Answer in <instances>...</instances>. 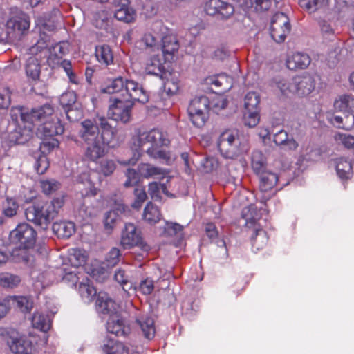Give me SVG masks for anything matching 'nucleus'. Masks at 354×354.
I'll use <instances>...</instances> for the list:
<instances>
[{
  "mask_svg": "<svg viewBox=\"0 0 354 354\" xmlns=\"http://www.w3.org/2000/svg\"><path fill=\"white\" fill-rule=\"evenodd\" d=\"M64 203L63 196L54 198L50 203H38L30 205L25 210L26 219L44 230L57 216Z\"/></svg>",
  "mask_w": 354,
  "mask_h": 354,
  "instance_id": "f257e3e1",
  "label": "nucleus"
},
{
  "mask_svg": "<svg viewBox=\"0 0 354 354\" xmlns=\"http://www.w3.org/2000/svg\"><path fill=\"white\" fill-rule=\"evenodd\" d=\"M104 133L107 136L115 135V131L106 118L98 115L92 119L83 120L78 131L82 142L100 139Z\"/></svg>",
  "mask_w": 354,
  "mask_h": 354,
  "instance_id": "f03ea898",
  "label": "nucleus"
},
{
  "mask_svg": "<svg viewBox=\"0 0 354 354\" xmlns=\"http://www.w3.org/2000/svg\"><path fill=\"white\" fill-rule=\"evenodd\" d=\"M149 147H147L146 153L151 158L159 160L161 162L170 164L171 156L169 151L162 149V147L167 146L169 140L164 133L158 129H152L146 132Z\"/></svg>",
  "mask_w": 354,
  "mask_h": 354,
  "instance_id": "7ed1b4c3",
  "label": "nucleus"
},
{
  "mask_svg": "<svg viewBox=\"0 0 354 354\" xmlns=\"http://www.w3.org/2000/svg\"><path fill=\"white\" fill-rule=\"evenodd\" d=\"M218 148L226 158L234 159L246 150L245 143L241 142L237 132L230 130L223 131L218 141Z\"/></svg>",
  "mask_w": 354,
  "mask_h": 354,
  "instance_id": "20e7f679",
  "label": "nucleus"
},
{
  "mask_svg": "<svg viewBox=\"0 0 354 354\" xmlns=\"http://www.w3.org/2000/svg\"><path fill=\"white\" fill-rule=\"evenodd\" d=\"M209 100L207 97L201 95L194 97L187 109L192 124L196 127H203L209 118Z\"/></svg>",
  "mask_w": 354,
  "mask_h": 354,
  "instance_id": "39448f33",
  "label": "nucleus"
},
{
  "mask_svg": "<svg viewBox=\"0 0 354 354\" xmlns=\"http://www.w3.org/2000/svg\"><path fill=\"white\" fill-rule=\"evenodd\" d=\"M254 211L250 206L244 207L241 211V218L245 220V225L248 227H254L251 241L252 248L260 250L266 247L268 242L267 232L260 227H256L257 220L254 216Z\"/></svg>",
  "mask_w": 354,
  "mask_h": 354,
  "instance_id": "423d86ee",
  "label": "nucleus"
},
{
  "mask_svg": "<svg viewBox=\"0 0 354 354\" xmlns=\"http://www.w3.org/2000/svg\"><path fill=\"white\" fill-rule=\"evenodd\" d=\"M101 138L83 142L84 147V157L85 159L96 162L106 153L108 147L114 140L115 135H104Z\"/></svg>",
  "mask_w": 354,
  "mask_h": 354,
  "instance_id": "0eeeda50",
  "label": "nucleus"
},
{
  "mask_svg": "<svg viewBox=\"0 0 354 354\" xmlns=\"http://www.w3.org/2000/svg\"><path fill=\"white\" fill-rule=\"evenodd\" d=\"M120 244L124 249L138 246L145 252L150 250V246L142 240L140 232L135 225L131 223L125 224L121 235Z\"/></svg>",
  "mask_w": 354,
  "mask_h": 354,
  "instance_id": "6e6552de",
  "label": "nucleus"
},
{
  "mask_svg": "<svg viewBox=\"0 0 354 354\" xmlns=\"http://www.w3.org/2000/svg\"><path fill=\"white\" fill-rule=\"evenodd\" d=\"M289 19L283 12L275 13L271 19L270 33L277 43H282L290 32Z\"/></svg>",
  "mask_w": 354,
  "mask_h": 354,
  "instance_id": "1a4fd4ad",
  "label": "nucleus"
},
{
  "mask_svg": "<svg viewBox=\"0 0 354 354\" xmlns=\"http://www.w3.org/2000/svg\"><path fill=\"white\" fill-rule=\"evenodd\" d=\"M10 239L24 249L32 248L36 242L37 232L27 223L19 224L10 234Z\"/></svg>",
  "mask_w": 354,
  "mask_h": 354,
  "instance_id": "9d476101",
  "label": "nucleus"
},
{
  "mask_svg": "<svg viewBox=\"0 0 354 354\" xmlns=\"http://www.w3.org/2000/svg\"><path fill=\"white\" fill-rule=\"evenodd\" d=\"M30 26L28 17L24 13L10 17L6 22L7 36L10 39H19Z\"/></svg>",
  "mask_w": 354,
  "mask_h": 354,
  "instance_id": "9b49d317",
  "label": "nucleus"
},
{
  "mask_svg": "<svg viewBox=\"0 0 354 354\" xmlns=\"http://www.w3.org/2000/svg\"><path fill=\"white\" fill-rule=\"evenodd\" d=\"M112 104L109 106L108 115L113 120L127 123L131 119L133 103L124 101L122 98L111 97Z\"/></svg>",
  "mask_w": 354,
  "mask_h": 354,
  "instance_id": "f8f14e48",
  "label": "nucleus"
},
{
  "mask_svg": "<svg viewBox=\"0 0 354 354\" xmlns=\"http://www.w3.org/2000/svg\"><path fill=\"white\" fill-rule=\"evenodd\" d=\"M124 101L131 102H135L145 103L148 101V95L143 88L136 82L125 79L124 91L121 93V97Z\"/></svg>",
  "mask_w": 354,
  "mask_h": 354,
  "instance_id": "ddd939ff",
  "label": "nucleus"
},
{
  "mask_svg": "<svg viewBox=\"0 0 354 354\" xmlns=\"http://www.w3.org/2000/svg\"><path fill=\"white\" fill-rule=\"evenodd\" d=\"M146 132H138L133 136L131 142L130 148L133 152V158L128 160L119 161L120 165H134L139 158L141 156L142 152L145 151L147 147H149Z\"/></svg>",
  "mask_w": 354,
  "mask_h": 354,
  "instance_id": "4468645a",
  "label": "nucleus"
},
{
  "mask_svg": "<svg viewBox=\"0 0 354 354\" xmlns=\"http://www.w3.org/2000/svg\"><path fill=\"white\" fill-rule=\"evenodd\" d=\"M294 94L299 97L308 95L315 88L314 77L306 73L293 77Z\"/></svg>",
  "mask_w": 354,
  "mask_h": 354,
  "instance_id": "2eb2a0df",
  "label": "nucleus"
},
{
  "mask_svg": "<svg viewBox=\"0 0 354 354\" xmlns=\"http://www.w3.org/2000/svg\"><path fill=\"white\" fill-rule=\"evenodd\" d=\"M206 83L212 86V92L222 95L233 86L232 78L225 74H218L206 78Z\"/></svg>",
  "mask_w": 354,
  "mask_h": 354,
  "instance_id": "dca6fc26",
  "label": "nucleus"
},
{
  "mask_svg": "<svg viewBox=\"0 0 354 354\" xmlns=\"http://www.w3.org/2000/svg\"><path fill=\"white\" fill-rule=\"evenodd\" d=\"M107 331L118 337H124L130 332L129 326L124 324V319L118 314L111 315L106 324Z\"/></svg>",
  "mask_w": 354,
  "mask_h": 354,
  "instance_id": "f3484780",
  "label": "nucleus"
},
{
  "mask_svg": "<svg viewBox=\"0 0 354 354\" xmlns=\"http://www.w3.org/2000/svg\"><path fill=\"white\" fill-rule=\"evenodd\" d=\"M15 129L8 135L10 142L22 145L32 137V129L30 124L28 127L21 124L15 125Z\"/></svg>",
  "mask_w": 354,
  "mask_h": 354,
  "instance_id": "a211bd4d",
  "label": "nucleus"
},
{
  "mask_svg": "<svg viewBox=\"0 0 354 354\" xmlns=\"http://www.w3.org/2000/svg\"><path fill=\"white\" fill-rule=\"evenodd\" d=\"M39 130L44 136L52 137L62 134L64 127L58 117L53 115L51 118L40 125Z\"/></svg>",
  "mask_w": 354,
  "mask_h": 354,
  "instance_id": "6ab92c4d",
  "label": "nucleus"
},
{
  "mask_svg": "<svg viewBox=\"0 0 354 354\" xmlns=\"http://www.w3.org/2000/svg\"><path fill=\"white\" fill-rule=\"evenodd\" d=\"M268 85L272 91L283 95L294 93L293 78L289 80L283 77L277 76L269 81Z\"/></svg>",
  "mask_w": 354,
  "mask_h": 354,
  "instance_id": "aec40b11",
  "label": "nucleus"
},
{
  "mask_svg": "<svg viewBox=\"0 0 354 354\" xmlns=\"http://www.w3.org/2000/svg\"><path fill=\"white\" fill-rule=\"evenodd\" d=\"M54 113V109L50 104H44L37 109H33L29 112V124L31 125L35 122L43 124L51 118Z\"/></svg>",
  "mask_w": 354,
  "mask_h": 354,
  "instance_id": "412c9836",
  "label": "nucleus"
},
{
  "mask_svg": "<svg viewBox=\"0 0 354 354\" xmlns=\"http://www.w3.org/2000/svg\"><path fill=\"white\" fill-rule=\"evenodd\" d=\"M311 59L306 53H295L286 60V66L290 70L305 69L310 64Z\"/></svg>",
  "mask_w": 354,
  "mask_h": 354,
  "instance_id": "4be33fe9",
  "label": "nucleus"
},
{
  "mask_svg": "<svg viewBox=\"0 0 354 354\" xmlns=\"http://www.w3.org/2000/svg\"><path fill=\"white\" fill-rule=\"evenodd\" d=\"M162 53L166 62L174 61L177 53V37L175 35H166L162 38Z\"/></svg>",
  "mask_w": 354,
  "mask_h": 354,
  "instance_id": "5701e85b",
  "label": "nucleus"
},
{
  "mask_svg": "<svg viewBox=\"0 0 354 354\" xmlns=\"http://www.w3.org/2000/svg\"><path fill=\"white\" fill-rule=\"evenodd\" d=\"M118 306L115 302L106 294L100 292L96 300V308L103 314H115Z\"/></svg>",
  "mask_w": 354,
  "mask_h": 354,
  "instance_id": "b1692460",
  "label": "nucleus"
},
{
  "mask_svg": "<svg viewBox=\"0 0 354 354\" xmlns=\"http://www.w3.org/2000/svg\"><path fill=\"white\" fill-rule=\"evenodd\" d=\"M274 142L284 150H295L298 147L297 142L293 138H289L288 133L280 130L274 135Z\"/></svg>",
  "mask_w": 354,
  "mask_h": 354,
  "instance_id": "393cba45",
  "label": "nucleus"
},
{
  "mask_svg": "<svg viewBox=\"0 0 354 354\" xmlns=\"http://www.w3.org/2000/svg\"><path fill=\"white\" fill-rule=\"evenodd\" d=\"M52 229L53 232L60 238H69L75 231V224L66 221L54 223Z\"/></svg>",
  "mask_w": 354,
  "mask_h": 354,
  "instance_id": "a878e982",
  "label": "nucleus"
},
{
  "mask_svg": "<svg viewBox=\"0 0 354 354\" xmlns=\"http://www.w3.org/2000/svg\"><path fill=\"white\" fill-rule=\"evenodd\" d=\"M259 176H260L259 189L263 193L271 191L279 180L278 176L270 171L263 172Z\"/></svg>",
  "mask_w": 354,
  "mask_h": 354,
  "instance_id": "bb28decb",
  "label": "nucleus"
},
{
  "mask_svg": "<svg viewBox=\"0 0 354 354\" xmlns=\"http://www.w3.org/2000/svg\"><path fill=\"white\" fill-rule=\"evenodd\" d=\"M136 324L138 325L142 332L143 336L148 339H151L155 336V326L153 319L147 316H141L136 319Z\"/></svg>",
  "mask_w": 354,
  "mask_h": 354,
  "instance_id": "cd10ccee",
  "label": "nucleus"
},
{
  "mask_svg": "<svg viewBox=\"0 0 354 354\" xmlns=\"http://www.w3.org/2000/svg\"><path fill=\"white\" fill-rule=\"evenodd\" d=\"M8 344L12 353L24 354L27 352L26 347L28 342L24 336L15 334L10 336Z\"/></svg>",
  "mask_w": 354,
  "mask_h": 354,
  "instance_id": "c85d7f7f",
  "label": "nucleus"
},
{
  "mask_svg": "<svg viewBox=\"0 0 354 354\" xmlns=\"http://www.w3.org/2000/svg\"><path fill=\"white\" fill-rule=\"evenodd\" d=\"M334 107L337 111L344 112V114H353L354 97L349 95L340 96L335 101Z\"/></svg>",
  "mask_w": 354,
  "mask_h": 354,
  "instance_id": "c756f323",
  "label": "nucleus"
},
{
  "mask_svg": "<svg viewBox=\"0 0 354 354\" xmlns=\"http://www.w3.org/2000/svg\"><path fill=\"white\" fill-rule=\"evenodd\" d=\"M252 168L257 175L266 172L267 161L263 153L259 150H255L252 153Z\"/></svg>",
  "mask_w": 354,
  "mask_h": 354,
  "instance_id": "7c9ffc66",
  "label": "nucleus"
},
{
  "mask_svg": "<svg viewBox=\"0 0 354 354\" xmlns=\"http://www.w3.org/2000/svg\"><path fill=\"white\" fill-rule=\"evenodd\" d=\"M95 56L98 62L108 66L113 62V54L109 46L103 44L95 48Z\"/></svg>",
  "mask_w": 354,
  "mask_h": 354,
  "instance_id": "2f4dec72",
  "label": "nucleus"
},
{
  "mask_svg": "<svg viewBox=\"0 0 354 354\" xmlns=\"http://www.w3.org/2000/svg\"><path fill=\"white\" fill-rule=\"evenodd\" d=\"M336 171L342 179H348L352 175V165L350 161L344 158H338L334 160Z\"/></svg>",
  "mask_w": 354,
  "mask_h": 354,
  "instance_id": "473e14b6",
  "label": "nucleus"
},
{
  "mask_svg": "<svg viewBox=\"0 0 354 354\" xmlns=\"http://www.w3.org/2000/svg\"><path fill=\"white\" fill-rule=\"evenodd\" d=\"M140 175L145 178L164 176L165 170L149 163H141L138 166Z\"/></svg>",
  "mask_w": 354,
  "mask_h": 354,
  "instance_id": "72a5a7b5",
  "label": "nucleus"
},
{
  "mask_svg": "<svg viewBox=\"0 0 354 354\" xmlns=\"http://www.w3.org/2000/svg\"><path fill=\"white\" fill-rule=\"evenodd\" d=\"M125 79L122 77L109 80L101 88L102 93L109 94L123 92Z\"/></svg>",
  "mask_w": 354,
  "mask_h": 354,
  "instance_id": "f704fd0d",
  "label": "nucleus"
},
{
  "mask_svg": "<svg viewBox=\"0 0 354 354\" xmlns=\"http://www.w3.org/2000/svg\"><path fill=\"white\" fill-rule=\"evenodd\" d=\"M102 348L105 354H129L128 348L122 342L113 339H109Z\"/></svg>",
  "mask_w": 354,
  "mask_h": 354,
  "instance_id": "c9c22d12",
  "label": "nucleus"
},
{
  "mask_svg": "<svg viewBox=\"0 0 354 354\" xmlns=\"http://www.w3.org/2000/svg\"><path fill=\"white\" fill-rule=\"evenodd\" d=\"M161 213L157 206L152 203H148L144 209L143 218L147 223H156L161 219Z\"/></svg>",
  "mask_w": 354,
  "mask_h": 354,
  "instance_id": "e433bc0d",
  "label": "nucleus"
},
{
  "mask_svg": "<svg viewBox=\"0 0 354 354\" xmlns=\"http://www.w3.org/2000/svg\"><path fill=\"white\" fill-rule=\"evenodd\" d=\"M87 260L85 251L78 248H72L69 250L68 261L71 265L75 268L84 266Z\"/></svg>",
  "mask_w": 354,
  "mask_h": 354,
  "instance_id": "4c0bfd02",
  "label": "nucleus"
},
{
  "mask_svg": "<svg viewBox=\"0 0 354 354\" xmlns=\"http://www.w3.org/2000/svg\"><path fill=\"white\" fill-rule=\"evenodd\" d=\"M31 322L34 328L43 332H47L50 328V322L48 315L39 312L34 313Z\"/></svg>",
  "mask_w": 354,
  "mask_h": 354,
  "instance_id": "58836bf2",
  "label": "nucleus"
},
{
  "mask_svg": "<svg viewBox=\"0 0 354 354\" xmlns=\"http://www.w3.org/2000/svg\"><path fill=\"white\" fill-rule=\"evenodd\" d=\"M40 64L35 57H30L27 59L26 64V73L28 77L32 80H37L40 75Z\"/></svg>",
  "mask_w": 354,
  "mask_h": 354,
  "instance_id": "ea45409f",
  "label": "nucleus"
},
{
  "mask_svg": "<svg viewBox=\"0 0 354 354\" xmlns=\"http://www.w3.org/2000/svg\"><path fill=\"white\" fill-rule=\"evenodd\" d=\"M119 8L115 12V17L126 23H130L134 21L136 17L135 10L128 6H118Z\"/></svg>",
  "mask_w": 354,
  "mask_h": 354,
  "instance_id": "a19ab883",
  "label": "nucleus"
},
{
  "mask_svg": "<svg viewBox=\"0 0 354 354\" xmlns=\"http://www.w3.org/2000/svg\"><path fill=\"white\" fill-rule=\"evenodd\" d=\"M69 52V44L67 42H59L48 50L50 53L48 61L51 62L54 59L58 61Z\"/></svg>",
  "mask_w": 354,
  "mask_h": 354,
  "instance_id": "79ce46f5",
  "label": "nucleus"
},
{
  "mask_svg": "<svg viewBox=\"0 0 354 354\" xmlns=\"http://www.w3.org/2000/svg\"><path fill=\"white\" fill-rule=\"evenodd\" d=\"M344 118L334 115L330 118L331 123L337 128L349 129L354 126V115L344 114Z\"/></svg>",
  "mask_w": 354,
  "mask_h": 354,
  "instance_id": "37998d69",
  "label": "nucleus"
},
{
  "mask_svg": "<svg viewBox=\"0 0 354 354\" xmlns=\"http://www.w3.org/2000/svg\"><path fill=\"white\" fill-rule=\"evenodd\" d=\"M241 6L244 9L254 8L257 12L268 10L271 5L270 0H241Z\"/></svg>",
  "mask_w": 354,
  "mask_h": 354,
  "instance_id": "c03bdc74",
  "label": "nucleus"
},
{
  "mask_svg": "<svg viewBox=\"0 0 354 354\" xmlns=\"http://www.w3.org/2000/svg\"><path fill=\"white\" fill-rule=\"evenodd\" d=\"M162 65L158 56L151 57L146 63V71L149 74L159 75L162 73Z\"/></svg>",
  "mask_w": 354,
  "mask_h": 354,
  "instance_id": "a18cd8bd",
  "label": "nucleus"
},
{
  "mask_svg": "<svg viewBox=\"0 0 354 354\" xmlns=\"http://www.w3.org/2000/svg\"><path fill=\"white\" fill-rule=\"evenodd\" d=\"M10 117L15 123V125L19 124V118L22 123H29V112L26 111L25 109L21 106L13 107L10 110Z\"/></svg>",
  "mask_w": 354,
  "mask_h": 354,
  "instance_id": "49530a36",
  "label": "nucleus"
},
{
  "mask_svg": "<svg viewBox=\"0 0 354 354\" xmlns=\"http://www.w3.org/2000/svg\"><path fill=\"white\" fill-rule=\"evenodd\" d=\"M244 106L246 111H260V97L255 92H249L246 94L244 100Z\"/></svg>",
  "mask_w": 354,
  "mask_h": 354,
  "instance_id": "de8ad7c7",
  "label": "nucleus"
},
{
  "mask_svg": "<svg viewBox=\"0 0 354 354\" xmlns=\"http://www.w3.org/2000/svg\"><path fill=\"white\" fill-rule=\"evenodd\" d=\"M21 280L17 276L9 273L0 275V285L5 288H14L17 286Z\"/></svg>",
  "mask_w": 354,
  "mask_h": 354,
  "instance_id": "09e8293b",
  "label": "nucleus"
},
{
  "mask_svg": "<svg viewBox=\"0 0 354 354\" xmlns=\"http://www.w3.org/2000/svg\"><path fill=\"white\" fill-rule=\"evenodd\" d=\"M78 291L81 297L88 301H91L97 294L95 288L88 283H80L78 287Z\"/></svg>",
  "mask_w": 354,
  "mask_h": 354,
  "instance_id": "8fccbe9b",
  "label": "nucleus"
},
{
  "mask_svg": "<svg viewBox=\"0 0 354 354\" xmlns=\"http://www.w3.org/2000/svg\"><path fill=\"white\" fill-rule=\"evenodd\" d=\"M259 110L246 111L244 113V124L249 127H254L260 120Z\"/></svg>",
  "mask_w": 354,
  "mask_h": 354,
  "instance_id": "3c124183",
  "label": "nucleus"
},
{
  "mask_svg": "<svg viewBox=\"0 0 354 354\" xmlns=\"http://www.w3.org/2000/svg\"><path fill=\"white\" fill-rule=\"evenodd\" d=\"M120 250L117 248H112L106 256L105 263L106 266L109 268L115 266L120 261Z\"/></svg>",
  "mask_w": 354,
  "mask_h": 354,
  "instance_id": "603ef678",
  "label": "nucleus"
},
{
  "mask_svg": "<svg viewBox=\"0 0 354 354\" xmlns=\"http://www.w3.org/2000/svg\"><path fill=\"white\" fill-rule=\"evenodd\" d=\"M14 301L17 308L24 313L30 312L33 306L32 300L27 297H15L14 298Z\"/></svg>",
  "mask_w": 354,
  "mask_h": 354,
  "instance_id": "864d4df0",
  "label": "nucleus"
},
{
  "mask_svg": "<svg viewBox=\"0 0 354 354\" xmlns=\"http://www.w3.org/2000/svg\"><path fill=\"white\" fill-rule=\"evenodd\" d=\"M324 1V0H299V4L309 13H312L322 6Z\"/></svg>",
  "mask_w": 354,
  "mask_h": 354,
  "instance_id": "5fc2aeb1",
  "label": "nucleus"
},
{
  "mask_svg": "<svg viewBox=\"0 0 354 354\" xmlns=\"http://www.w3.org/2000/svg\"><path fill=\"white\" fill-rule=\"evenodd\" d=\"M140 176L139 171H136V169L131 168L127 169L125 172L127 180L124 183V187L129 188L135 186L139 182Z\"/></svg>",
  "mask_w": 354,
  "mask_h": 354,
  "instance_id": "6e6d98bb",
  "label": "nucleus"
},
{
  "mask_svg": "<svg viewBox=\"0 0 354 354\" xmlns=\"http://www.w3.org/2000/svg\"><path fill=\"white\" fill-rule=\"evenodd\" d=\"M135 200L131 204V207L134 209L141 207L142 203L146 201L147 196L143 187H138L134 189Z\"/></svg>",
  "mask_w": 354,
  "mask_h": 354,
  "instance_id": "4d7b16f0",
  "label": "nucleus"
},
{
  "mask_svg": "<svg viewBox=\"0 0 354 354\" xmlns=\"http://www.w3.org/2000/svg\"><path fill=\"white\" fill-rule=\"evenodd\" d=\"M148 192L151 196V198L154 200H158L160 198V189H162V192L168 195V192L166 190V187L164 185H162L160 187V185L156 182L150 183L148 185Z\"/></svg>",
  "mask_w": 354,
  "mask_h": 354,
  "instance_id": "13d9d810",
  "label": "nucleus"
},
{
  "mask_svg": "<svg viewBox=\"0 0 354 354\" xmlns=\"http://www.w3.org/2000/svg\"><path fill=\"white\" fill-rule=\"evenodd\" d=\"M60 104L66 109L76 105V95L73 91L63 93L59 98Z\"/></svg>",
  "mask_w": 354,
  "mask_h": 354,
  "instance_id": "bf43d9fd",
  "label": "nucleus"
},
{
  "mask_svg": "<svg viewBox=\"0 0 354 354\" xmlns=\"http://www.w3.org/2000/svg\"><path fill=\"white\" fill-rule=\"evenodd\" d=\"M59 183L55 180H46L40 182L42 192L46 194H50L59 188Z\"/></svg>",
  "mask_w": 354,
  "mask_h": 354,
  "instance_id": "052dcab7",
  "label": "nucleus"
},
{
  "mask_svg": "<svg viewBox=\"0 0 354 354\" xmlns=\"http://www.w3.org/2000/svg\"><path fill=\"white\" fill-rule=\"evenodd\" d=\"M57 64H59L64 69V71L66 72L70 81L72 83H78L77 77L75 74L73 73L71 62L69 60L64 59L62 60L60 62H57Z\"/></svg>",
  "mask_w": 354,
  "mask_h": 354,
  "instance_id": "680f3d73",
  "label": "nucleus"
},
{
  "mask_svg": "<svg viewBox=\"0 0 354 354\" xmlns=\"http://www.w3.org/2000/svg\"><path fill=\"white\" fill-rule=\"evenodd\" d=\"M201 165L203 167L204 171L207 173H209L217 168L218 162L214 157L207 156L203 158L201 162Z\"/></svg>",
  "mask_w": 354,
  "mask_h": 354,
  "instance_id": "e2e57ef3",
  "label": "nucleus"
},
{
  "mask_svg": "<svg viewBox=\"0 0 354 354\" xmlns=\"http://www.w3.org/2000/svg\"><path fill=\"white\" fill-rule=\"evenodd\" d=\"M221 5V0H207L205 3V11L209 15H215Z\"/></svg>",
  "mask_w": 354,
  "mask_h": 354,
  "instance_id": "0e129e2a",
  "label": "nucleus"
},
{
  "mask_svg": "<svg viewBox=\"0 0 354 354\" xmlns=\"http://www.w3.org/2000/svg\"><path fill=\"white\" fill-rule=\"evenodd\" d=\"M335 140L339 141L345 147H354V136L347 133H339L335 135Z\"/></svg>",
  "mask_w": 354,
  "mask_h": 354,
  "instance_id": "69168bd1",
  "label": "nucleus"
},
{
  "mask_svg": "<svg viewBox=\"0 0 354 354\" xmlns=\"http://www.w3.org/2000/svg\"><path fill=\"white\" fill-rule=\"evenodd\" d=\"M49 167L47 158L44 155H39L35 164V169L38 174H43Z\"/></svg>",
  "mask_w": 354,
  "mask_h": 354,
  "instance_id": "338daca9",
  "label": "nucleus"
},
{
  "mask_svg": "<svg viewBox=\"0 0 354 354\" xmlns=\"http://www.w3.org/2000/svg\"><path fill=\"white\" fill-rule=\"evenodd\" d=\"M118 216L117 215V212L115 211L110 210L107 212L104 215V226L107 230H112L118 219Z\"/></svg>",
  "mask_w": 354,
  "mask_h": 354,
  "instance_id": "774afa93",
  "label": "nucleus"
}]
</instances>
